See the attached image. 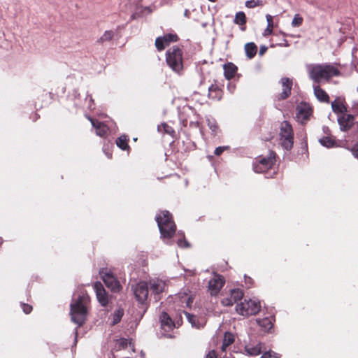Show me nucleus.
Instances as JSON below:
<instances>
[{
    "mask_svg": "<svg viewBox=\"0 0 358 358\" xmlns=\"http://www.w3.org/2000/svg\"><path fill=\"white\" fill-rule=\"evenodd\" d=\"M234 23L238 25L244 26L246 23V17L243 12H238L236 14Z\"/></svg>",
    "mask_w": 358,
    "mask_h": 358,
    "instance_id": "nucleus-31",
    "label": "nucleus"
},
{
    "mask_svg": "<svg viewBox=\"0 0 358 358\" xmlns=\"http://www.w3.org/2000/svg\"><path fill=\"white\" fill-rule=\"evenodd\" d=\"M258 4V3H257L256 1H255L254 0H250V1H247L245 2V6L248 7V8H255V6H257Z\"/></svg>",
    "mask_w": 358,
    "mask_h": 358,
    "instance_id": "nucleus-43",
    "label": "nucleus"
},
{
    "mask_svg": "<svg viewBox=\"0 0 358 358\" xmlns=\"http://www.w3.org/2000/svg\"><path fill=\"white\" fill-rule=\"evenodd\" d=\"M234 342V336L229 332H226L224 335L222 350L225 351L226 348Z\"/></svg>",
    "mask_w": 358,
    "mask_h": 358,
    "instance_id": "nucleus-26",
    "label": "nucleus"
},
{
    "mask_svg": "<svg viewBox=\"0 0 358 358\" xmlns=\"http://www.w3.org/2000/svg\"><path fill=\"white\" fill-rule=\"evenodd\" d=\"M227 148L228 147L226 146L218 147L215 149V154L216 155H220L224 152V150H227Z\"/></svg>",
    "mask_w": 358,
    "mask_h": 358,
    "instance_id": "nucleus-45",
    "label": "nucleus"
},
{
    "mask_svg": "<svg viewBox=\"0 0 358 358\" xmlns=\"http://www.w3.org/2000/svg\"><path fill=\"white\" fill-rule=\"evenodd\" d=\"M308 69L310 78L316 83L329 80L340 73V71L331 64H311Z\"/></svg>",
    "mask_w": 358,
    "mask_h": 358,
    "instance_id": "nucleus-1",
    "label": "nucleus"
},
{
    "mask_svg": "<svg viewBox=\"0 0 358 358\" xmlns=\"http://www.w3.org/2000/svg\"><path fill=\"white\" fill-rule=\"evenodd\" d=\"M320 143L324 147L331 148L335 145V141L329 136H325L320 139Z\"/></svg>",
    "mask_w": 358,
    "mask_h": 358,
    "instance_id": "nucleus-34",
    "label": "nucleus"
},
{
    "mask_svg": "<svg viewBox=\"0 0 358 358\" xmlns=\"http://www.w3.org/2000/svg\"><path fill=\"white\" fill-rule=\"evenodd\" d=\"M357 125H358V122H357Z\"/></svg>",
    "mask_w": 358,
    "mask_h": 358,
    "instance_id": "nucleus-55",
    "label": "nucleus"
},
{
    "mask_svg": "<svg viewBox=\"0 0 358 358\" xmlns=\"http://www.w3.org/2000/svg\"><path fill=\"white\" fill-rule=\"evenodd\" d=\"M332 110L337 114L343 115L346 113L347 108L340 99H336L331 103Z\"/></svg>",
    "mask_w": 358,
    "mask_h": 358,
    "instance_id": "nucleus-21",
    "label": "nucleus"
},
{
    "mask_svg": "<svg viewBox=\"0 0 358 358\" xmlns=\"http://www.w3.org/2000/svg\"><path fill=\"white\" fill-rule=\"evenodd\" d=\"M208 125L209 128L212 130V132L214 135L216 134V131L218 129V127L216 124L215 120H210L209 118L207 119Z\"/></svg>",
    "mask_w": 358,
    "mask_h": 358,
    "instance_id": "nucleus-36",
    "label": "nucleus"
},
{
    "mask_svg": "<svg viewBox=\"0 0 358 358\" xmlns=\"http://www.w3.org/2000/svg\"><path fill=\"white\" fill-rule=\"evenodd\" d=\"M352 152L355 157H358V143H357L352 148Z\"/></svg>",
    "mask_w": 358,
    "mask_h": 358,
    "instance_id": "nucleus-46",
    "label": "nucleus"
},
{
    "mask_svg": "<svg viewBox=\"0 0 358 358\" xmlns=\"http://www.w3.org/2000/svg\"><path fill=\"white\" fill-rule=\"evenodd\" d=\"M222 91L216 85H211L208 89V97L213 100H220Z\"/></svg>",
    "mask_w": 358,
    "mask_h": 358,
    "instance_id": "nucleus-23",
    "label": "nucleus"
},
{
    "mask_svg": "<svg viewBox=\"0 0 358 358\" xmlns=\"http://www.w3.org/2000/svg\"><path fill=\"white\" fill-rule=\"evenodd\" d=\"M131 4L136 5L140 0H129Z\"/></svg>",
    "mask_w": 358,
    "mask_h": 358,
    "instance_id": "nucleus-50",
    "label": "nucleus"
},
{
    "mask_svg": "<svg viewBox=\"0 0 358 358\" xmlns=\"http://www.w3.org/2000/svg\"><path fill=\"white\" fill-rule=\"evenodd\" d=\"M314 94L320 101L326 103L329 101V95L319 85L314 86Z\"/></svg>",
    "mask_w": 358,
    "mask_h": 358,
    "instance_id": "nucleus-22",
    "label": "nucleus"
},
{
    "mask_svg": "<svg viewBox=\"0 0 358 358\" xmlns=\"http://www.w3.org/2000/svg\"><path fill=\"white\" fill-rule=\"evenodd\" d=\"M96 299L102 306H106L109 302V296L100 282H96L94 285Z\"/></svg>",
    "mask_w": 358,
    "mask_h": 358,
    "instance_id": "nucleus-13",
    "label": "nucleus"
},
{
    "mask_svg": "<svg viewBox=\"0 0 358 358\" xmlns=\"http://www.w3.org/2000/svg\"><path fill=\"white\" fill-rule=\"evenodd\" d=\"M280 145L286 150H290L293 146V130L291 124L284 121L281 123L280 128Z\"/></svg>",
    "mask_w": 358,
    "mask_h": 358,
    "instance_id": "nucleus-4",
    "label": "nucleus"
},
{
    "mask_svg": "<svg viewBox=\"0 0 358 358\" xmlns=\"http://www.w3.org/2000/svg\"><path fill=\"white\" fill-rule=\"evenodd\" d=\"M70 320L78 327H80L86 320V315H70Z\"/></svg>",
    "mask_w": 358,
    "mask_h": 358,
    "instance_id": "nucleus-27",
    "label": "nucleus"
},
{
    "mask_svg": "<svg viewBox=\"0 0 358 358\" xmlns=\"http://www.w3.org/2000/svg\"><path fill=\"white\" fill-rule=\"evenodd\" d=\"M245 27L241 28L242 30H245Z\"/></svg>",
    "mask_w": 358,
    "mask_h": 358,
    "instance_id": "nucleus-54",
    "label": "nucleus"
},
{
    "mask_svg": "<svg viewBox=\"0 0 358 358\" xmlns=\"http://www.w3.org/2000/svg\"><path fill=\"white\" fill-rule=\"evenodd\" d=\"M252 281V279L250 278H245V283H250Z\"/></svg>",
    "mask_w": 358,
    "mask_h": 358,
    "instance_id": "nucleus-52",
    "label": "nucleus"
},
{
    "mask_svg": "<svg viewBox=\"0 0 358 358\" xmlns=\"http://www.w3.org/2000/svg\"><path fill=\"white\" fill-rule=\"evenodd\" d=\"M257 323L261 327L264 331H268L272 328V321L269 317H264L262 319L258 318L256 320Z\"/></svg>",
    "mask_w": 358,
    "mask_h": 358,
    "instance_id": "nucleus-24",
    "label": "nucleus"
},
{
    "mask_svg": "<svg viewBox=\"0 0 358 358\" xmlns=\"http://www.w3.org/2000/svg\"><path fill=\"white\" fill-rule=\"evenodd\" d=\"M224 284V279L218 274H214L212 279L208 282V291L211 296L217 295Z\"/></svg>",
    "mask_w": 358,
    "mask_h": 358,
    "instance_id": "nucleus-11",
    "label": "nucleus"
},
{
    "mask_svg": "<svg viewBox=\"0 0 358 358\" xmlns=\"http://www.w3.org/2000/svg\"><path fill=\"white\" fill-rule=\"evenodd\" d=\"M156 220L164 238H171L176 232V224L172 220L171 215L169 211H162L157 215Z\"/></svg>",
    "mask_w": 358,
    "mask_h": 358,
    "instance_id": "nucleus-2",
    "label": "nucleus"
},
{
    "mask_svg": "<svg viewBox=\"0 0 358 358\" xmlns=\"http://www.w3.org/2000/svg\"><path fill=\"white\" fill-rule=\"evenodd\" d=\"M296 119L301 124L305 123L312 115V108L309 104L301 103L296 108Z\"/></svg>",
    "mask_w": 358,
    "mask_h": 358,
    "instance_id": "nucleus-12",
    "label": "nucleus"
},
{
    "mask_svg": "<svg viewBox=\"0 0 358 358\" xmlns=\"http://www.w3.org/2000/svg\"><path fill=\"white\" fill-rule=\"evenodd\" d=\"M223 68L224 76L227 80L234 78L238 70L237 66L231 62L224 64Z\"/></svg>",
    "mask_w": 358,
    "mask_h": 358,
    "instance_id": "nucleus-20",
    "label": "nucleus"
},
{
    "mask_svg": "<svg viewBox=\"0 0 358 358\" xmlns=\"http://www.w3.org/2000/svg\"><path fill=\"white\" fill-rule=\"evenodd\" d=\"M22 310L24 313H30L32 310V307L29 304L23 303Z\"/></svg>",
    "mask_w": 358,
    "mask_h": 358,
    "instance_id": "nucleus-44",
    "label": "nucleus"
},
{
    "mask_svg": "<svg viewBox=\"0 0 358 358\" xmlns=\"http://www.w3.org/2000/svg\"><path fill=\"white\" fill-rule=\"evenodd\" d=\"M166 61L169 66L175 72L180 73L182 69V52L178 47L170 48L166 54Z\"/></svg>",
    "mask_w": 358,
    "mask_h": 358,
    "instance_id": "nucleus-3",
    "label": "nucleus"
},
{
    "mask_svg": "<svg viewBox=\"0 0 358 358\" xmlns=\"http://www.w3.org/2000/svg\"><path fill=\"white\" fill-rule=\"evenodd\" d=\"M222 303L224 306H232L234 303V302L232 301V299L230 297V298L223 299L222 301Z\"/></svg>",
    "mask_w": 358,
    "mask_h": 358,
    "instance_id": "nucleus-41",
    "label": "nucleus"
},
{
    "mask_svg": "<svg viewBox=\"0 0 358 358\" xmlns=\"http://www.w3.org/2000/svg\"><path fill=\"white\" fill-rule=\"evenodd\" d=\"M166 284L165 281L160 279H154L150 281V287L152 293L155 296H158L164 292Z\"/></svg>",
    "mask_w": 358,
    "mask_h": 358,
    "instance_id": "nucleus-18",
    "label": "nucleus"
},
{
    "mask_svg": "<svg viewBox=\"0 0 358 358\" xmlns=\"http://www.w3.org/2000/svg\"><path fill=\"white\" fill-rule=\"evenodd\" d=\"M206 358H217V354L215 350H211L206 355Z\"/></svg>",
    "mask_w": 358,
    "mask_h": 358,
    "instance_id": "nucleus-47",
    "label": "nucleus"
},
{
    "mask_svg": "<svg viewBox=\"0 0 358 358\" xmlns=\"http://www.w3.org/2000/svg\"><path fill=\"white\" fill-rule=\"evenodd\" d=\"M245 351L250 355H252V356L258 355L262 352V345L259 343V344L257 345L256 346H253V347L247 346V347H245Z\"/></svg>",
    "mask_w": 358,
    "mask_h": 358,
    "instance_id": "nucleus-28",
    "label": "nucleus"
},
{
    "mask_svg": "<svg viewBox=\"0 0 358 358\" xmlns=\"http://www.w3.org/2000/svg\"><path fill=\"white\" fill-rule=\"evenodd\" d=\"M134 294L136 300L142 306L148 304V285L145 282H139L133 287Z\"/></svg>",
    "mask_w": 358,
    "mask_h": 358,
    "instance_id": "nucleus-8",
    "label": "nucleus"
},
{
    "mask_svg": "<svg viewBox=\"0 0 358 358\" xmlns=\"http://www.w3.org/2000/svg\"><path fill=\"white\" fill-rule=\"evenodd\" d=\"M302 22L303 18L299 14H296L292 20V25L293 27H299Z\"/></svg>",
    "mask_w": 358,
    "mask_h": 358,
    "instance_id": "nucleus-37",
    "label": "nucleus"
},
{
    "mask_svg": "<svg viewBox=\"0 0 358 358\" xmlns=\"http://www.w3.org/2000/svg\"><path fill=\"white\" fill-rule=\"evenodd\" d=\"M189 10H185V13H184V14H185V16H186V17H189Z\"/></svg>",
    "mask_w": 358,
    "mask_h": 358,
    "instance_id": "nucleus-53",
    "label": "nucleus"
},
{
    "mask_svg": "<svg viewBox=\"0 0 358 358\" xmlns=\"http://www.w3.org/2000/svg\"><path fill=\"white\" fill-rule=\"evenodd\" d=\"M99 274L105 285L113 292H119L121 289V285L119 281L114 276L111 271L107 268H102Z\"/></svg>",
    "mask_w": 358,
    "mask_h": 358,
    "instance_id": "nucleus-6",
    "label": "nucleus"
},
{
    "mask_svg": "<svg viewBox=\"0 0 358 358\" xmlns=\"http://www.w3.org/2000/svg\"><path fill=\"white\" fill-rule=\"evenodd\" d=\"M122 315H113L112 320L110 323V325L113 326L119 323L122 320Z\"/></svg>",
    "mask_w": 358,
    "mask_h": 358,
    "instance_id": "nucleus-38",
    "label": "nucleus"
},
{
    "mask_svg": "<svg viewBox=\"0 0 358 358\" xmlns=\"http://www.w3.org/2000/svg\"><path fill=\"white\" fill-rule=\"evenodd\" d=\"M266 50V48H265V47L262 48L259 50V54L263 55Z\"/></svg>",
    "mask_w": 358,
    "mask_h": 358,
    "instance_id": "nucleus-51",
    "label": "nucleus"
},
{
    "mask_svg": "<svg viewBox=\"0 0 358 358\" xmlns=\"http://www.w3.org/2000/svg\"><path fill=\"white\" fill-rule=\"evenodd\" d=\"M178 298L182 303H185L187 307H191L192 303H193V298L191 296H187L185 293L178 294Z\"/></svg>",
    "mask_w": 358,
    "mask_h": 358,
    "instance_id": "nucleus-30",
    "label": "nucleus"
},
{
    "mask_svg": "<svg viewBox=\"0 0 358 358\" xmlns=\"http://www.w3.org/2000/svg\"><path fill=\"white\" fill-rule=\"evenodd\" d=\"M188 322L193 327L199 329L200 324L198 319V315H185Z\"/></svg>",
    "mask_w": 358,
    "mask_h": 358,
    "instance_id": "nucleus-33",
    "label": "nucleus"
},
{
    "mask_svg": "<svg viewBox=\"0 0 358 358\" xmlns=\"http://www.w3.org/2000/svg\"><path fill=\"white\" fill-rule=\"evenodd\" d=\"M266 18L268 22L267 27L269 28H273V17L271 15L267 14L266 15Z\"/></svg>",
    "mask_w": 358,
    "mask_h": 358,
    "instance_id": "nucleus-42",
    "label": "nucleus"
},
{
    "mask_svg": "<svg viewBox=\"0 0 358 358\" xmlns=\"http://www.w3.org/2000/svg\"><path fill=\"white\" fill-rule=\"evenodd\" d=\"M273 28L266 27L264 31V36H267L272 34Z\"/></svg>",
    "mask_w": 358,
    "mask_h": 358,
    "instance_id": "nucleus-49",
    "label": "nucleus"
},
{
    "mask_svg": "<svg viewBox=\"0 0 358 358\" xmlns=\"http://www.w3.org/2000/svg\"><path fill=\"white\" fill-rule=\"evenodd\" d=\"M181 315H161L159 317L161 328L164 332L181 325Z\"/></svg>",
    "mask_w": 358,
    "mask_h": 358,
    "instance_id": "nucleus-5",
    "label": "nucleus"
},
{
    "mask_svg": "<svg viewBox=\"0 0 358 358\" xmlns=\"http://www.w3.org/2000/svg\"><path fill=\"white\" fill-rule=\"evenodd\" d=\"M90 305V297L87 294L79 296L71 304V313H87Z\"/></svg>",
    "mask_w": 358,
    "mask_h": 358,
    "instance_id": "nucleus-7",
    "label": "nucleus"
},
{
    "mask_svg": "<svg viewBox=\"0 0 358 358\" xmlns=\"http://www.w3.org/2000/svg\"><path fill=\"white\" fill-rule=\"evenodd\" d=\"M275 161V153L271 152L267 158H260L254 164V171L256 173H264L272 168Z\"/></svg>",
    "mask_w": 358,
    "mask_h": 358,
    "instance_id": "nucleus-9",
    "label": "nucleus"
},
{
    "mask_svg": "<svg viewBox=\"0 0 358 358\" xmlns=\"http://www.w3.org/2000/svg\"><path fill=\"white\" fill-rule=\"evenodd\" d=\"M114 36V33L113 31H106L101 36L100 38V41L103 42V41H110L113 38V37Z\"/></svg>",
    "mask_w": 358,
    "mask_h": 358,
    "instance_id": "nucleus-35",
    "label": "nucleus"
},
{
    "mask_svg": "<svg viewBox=\"0 0 358 358\" xmlns=\"http://www.w3.org/2000/svg\"><path fill=\"white\" fill-rule=\"evenodd\" d=\"M236 310L243 311L248 313H259L261 310L260 302L255 299L245 300V303H241L237 305Z\"/></svg>",
    "mask_w": 358,
    "mask_h": 358,
    "instance_id": "nucleus-10",
    "label": "nucleus"
},
{
    "mask_svg": "<svg viewBox=\"0 0 358 358\" xmlns=\"http://www.w3.org/2000/svg\"><path fill=\"white\" fill-rule=\"evenodd\" d=\"M129 349L134 352V345L131 341L124 338H120L114 341L112 351H119L124 349Z\"/></svg>",
    "mask_w": 358,
    "mask_h": 358,
    "instance_id": "nucleus-15",
    "label": "nucleus"
},
{
    "mask_svg": "<svg viewBox=\"0 0 358 358\" xmlns=\"http://www.w3.org/2000/svg\"><path fill=\"white\" fill-rule=\"evenodd\" d=\"M89 120L92 122L93 127H94V129H96V134L98 136H104L107 134L108 128L106 124H104L102 122L96 121V120H93L92 118L89 117Z\"/></svg>",
    "mask_w": 358,
    "mask_h": 358,
    "instance_id": "nucleus-19",
    "label": "nucleus"
},
{
    "mask_svg": "<svg viewBox=\"0 0 358 358\" xmlns=\"http://www.w3.org/2000/svg\"><path fill=\"white\" fill-rule=\"evenodd\" d=\"M243 296V292L240 289H234L231 291L230 297L234 303L241 300Z\"/></svg>",
    "mask_w": 358,
    "mask_h": 358,
    "instance_id": "nucleus-29",
    "label": "nucleus"
},
{
    "mask_svg": "<svg viewBox=\"0 0 358 358\" xmlns=\"http://www.w3.org/2000/svg\"><path fill=\"white\" fill-rule=\"evenodd\" d=\"M260 358H279V356L275 352L269 351L263 354Z\"/></svg>",
    "mask_w": 358,
    "mask_h": 358,
    "instance_id": "nucleus-39",
    "label": "nucleus"
},
{
    "mask_svg": "<svg viewBox=\"0 0 358 358\" xmlns=\"http://www.w3.org/2000/svg\"><path fill=\"white\" fill-rule=\"evenodd\" d=\"M127 141V137L122 136L117 139L116 144L120 149L125 150L129 148Z\"/></svg>",
    "mask_w": 358,
    "mask_h": 358,
    "instance_id": "nucleus-32",
    "label": "nucleus"
},
{
    "mask_svg": "<svg viewBox=\"0 0 358 358\" xmlns=\"http://www.w3.org/2000/svg\"><path fill=\"white\" fill-rule=\"evenodd\" d=\"M177 243H178V245L180 248H189V243L187 242V241L185 238H183V239L178 238Z\"/></svg>",
    "mask_w": 358,
    "mask_h": 358,
    "instance_id": "nucleus-40",
    "label": "nucleus"
},
{
    "mask_svg": "<svg viewBox=\"0 0 358 358\" xmlns=\"http://www.w3.org/2000/svg\"><path fill=\"white\" fill-rule=\"evenodd\" d=\"M246 55L250 59L255 57L257 51V47L254 43H248L245 45Z\"/></svg>",
    "mask_w": 358,
    "mask_h": 358,
    "instance_id": "nucleus-25",
    "label": "nucleus"
},
{
    "mask_svg": "<svg viewBox=\"0 0 358 358\" xmlns=\"http://www.w3.org/2000/svg\"><path fill=\"white\" fill-rule=\"evenodd\" d=\"M178 39L176 34H169L164 36L157 37L155 40V46L159 51L163 50L166 46L169 45L171 42H176Z\"/></svg>",
    "mask_w": 358,
    "mask_h": 358,
    "instance_id": "nucleus-14",
    "label": "nucleus"
},
{
    "mask_svg": "<svg viewBox=\"0 0 358 358\" xmlns=\"http://www.w3.org/2000/svg\"><path fill=\"white\" fill-rule=\"evenodd\" d=\"M282 92L279 94L280 99H285L289 96L292 87V80L288 78H282L280 80Z\"/></svg>",
    "mask_w": 358,
    "mask_h": 358,
    "instance_id": "nucleus-17",
    "label": "nucleus"
},
{
    "mask_svg": "<svg viewBox=\"0 0 358 358\" xmlns=\"http://www.w3.org/2000/svg\"><path fill=\"white\" fill-rule=\"evenodd\" d=\"M355 117L352 115L344 113L338 117V122L342 131H347L353 124Z\"/></svg>",
    "mask_w": 358,
    "mask_h": 358,
    "instance_id": "nucleus-16",
    "label": "nucleus"
},
{
    "mask_svg": "<svg viewBox=\"0 0 358 358\" xmlns=\"http://www.w3.org/2000/svg\"><path fill=\"white\" fill-rule=\"evenodd\" d=\"M163 127L166 133H169V134L173 133V129L171 127H169L168 125H166V124H164Z\"/></svg>",
    "mask_w": 358,
    "mask_h": 358,
    "instance_id": "nucleus-48",
    "label": "nucleus"
}]
</instances>
